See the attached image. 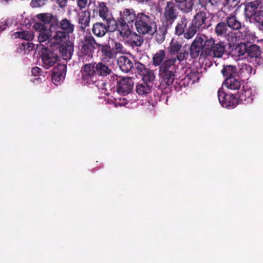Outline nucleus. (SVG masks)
<instances>
[{
  "label": "nucleus",
  "instance_id": "1",
  "mask_svg": "<svg viewBox=\"0 0 263 263\" xmlns=\"http://www.w3.org/2000/svg\"><path fill=\"white\" fill-rule=\"evenodd\" d=\"M111 69L103 62L84 64L81 68L82 83L85 85L99 86V78L109 75Z\"/></svg>",
  "mask_w": 263,
  "mask_h": 263
},
{
  "label": "nucleus",
  "instance_id": "2",
  "mask_svg": "<svg viewBox=\"0 0 263 263\" xmlns=\"http://www.w3.org/2000/svg\"><path fill=\"white\" fill-rule=\"evenodd\" d=\"M155 17L152 14L139 12L134 23L138 33L142 35L153 34L157 30Z\"/></svg>",
  "mask_w": 263,
  "mask_h": 263
},
{
  "label": "nucleus",
  "instance_id": "3",
  "mask_svg": "<svg viewBox=\"0 0 263 263\" xmlns=\"http://www.w3.org/2000/svg\"><path fill=\"white\" fill-rule=\"evenodd\" d=\"M210 26L206 13L203 11L197 13L192 20V22L186 29L184 38L190 40L193 37L198 31L207 29Z\"/></svg>",
  "mask_w": 263,
  "mask_h": 263
},
{
  "label": "nucleus",
  "instance_id": "4",
  "mask_svg": "<svg viewBox=\"0 0 263 263\" xmlns=\"http://www.w3.org/2000/svg\"><path fill=\"white\" fill-rule=\"evenodd\" d=\"M88 10L92 12L93 17L99 15L104 21L114 23V17L109 14V9L106 3L90 0L88 4Z\"/></svg>",
  "mask_w": 263,
  "mask_h": 263
},
{
  "label": "nucleus",
  "instance_id": "5",
  "mask_svg": "<svg viewBox=\"0 0 263 263\" xmlns=\"http://www.w3.org/2000/svg\"><path fill=\"white\" fill-rule=\"evenodd\" d=\"M205 45V51L204 54L207 58L209 57L213 58H220L225 53L226 44L221 41L216 42L215 39L213 38H209L206 41Z\"/></svg>",
  "mask_w": 263,
  "mask_h": 263
},
{
  "label": "nucleus",
  "instance_id": "6",
  "mask_svg": "<svg viewBox=\"0 0 263 263\" xmlns=\"http://www.w3.org/2000/svg\"><path fill=\"white\" fill-rule=\"evenodd\" d=\"M208 37L205 35H197L192 43L190 50V55L192 59H196L199 55L200 57L206 58L204 52L205 51V43L208 40Z\"/></svg>",
  "mask_w": 263,
  "mask_h": 263
},
{
  "label": "nucleus",
  "instance_id": "7",
  "mask_svg": "<svg viewBox=\"0 0 263 263\" xmlns=\"http://www.w3.org/2000/svg\"><path fill=\"white\" fill-rule=\"evenodd\" d=\"M176 73V72L159 73L161 79V85L170 89L174 88L176 91H179L183 86L185 87L183 81L180 80L179 83L178 81L175 82L177 80Z\"/></svg>",
  "mask_w": 263,
  "mask_h": 263
},
{
  "label": "nucleus",
  "instance_id": "8",
  "mask_svg": "<svg viewBox=\"0 0 263 263\" xmlns=\"http://www.w3.org/2000/svg\"><path fill=\"white\" fill-rule=\"evenodd\" d=\"M186 54L183 52L178 55L177 57L167 59L164 60L159 67V73L176 72L177 66L175 64L177 61L181 62L185 60Z\"/></svg>",
  "mask_w": 263,
  "mask_h": 263
},
{
  "label": "nucleus",
  "instance_id": "9",
  "mask_svg": "<svg viewBox=\"0 0 263 263\" xmlns=\"http://www.w3.org/2000/svg\"><path fill=\"white\" fill-rule=\"evenodd\" d=\"M178 15L175 4L173 2H167L163 13V24L167 28H171Z\"/></svg>",
  "mask_w": 263,
  "mask_h": 263
},
{
  "label": "nucleus",
  "instance_id": "10",
  "mask_svg": "<svg viewBox=\"0 0 263 263\" xmlns=\"http://www.w3.org/2000/svg\"><path fill=\"white\" fill-rule=\"evenodd\" d=\"M115 23L111 25V31H117L123 38H128L132 34L133 25L119 19L114 18Z\"/></svg>",
  "mask_w": 263,
  "mask_h": 263
},
{
  "label": "nucleus",
  "instance_id": "11",
  "mask_svg": "<svg viewBox=\"0 0 263 263\" xmlns=\"http://www.w3.org/2000/svg\"><path fill=\"white\" fill-rule=\"evenodd\" d=\"M133 87L134 82L132 78L120 77L117 79L116 90L119 94L123 96L128 95L133 90Z\"/></svg>",
  "mask_w": 263,
  "mask_h": 263
},
{
  "label": "nucleus",
  "instance_id": "12",
  "mask_svg": "<svg viewBox=\"0 0 263 263\" xmlns=\"http://www.w3.org/2000/svg\"><path fill=\"white\" fill-rule=\"evenodd\" d=\"M41 57L43 66L46 69L54 66L59 60L57 52L48 48L42 52Z\"/></svg>",
  "mask_w": 263,
  "mask_h": 263
},
{
  "label": "nucleus",
  "instance_id": "13",
  "mask_svg": "<svg viewBox=\"0 0 263 263\" xmlns=\"http://www.w3.org/2000/svg\"><path fill=\"white\" fill-rule=\"evenodd\" d=\"M218 97L221 106L228 109L234 108L238 103L237 97L225 93L222 89L218 91Z\"/></svg>",
  "mask_w": 263,
  "mask_h": 263
},
{
  "label": "nucleus",
  "instance_id": "14",
  "mask_svg": "<svg viewBox=\"0 0 263 263\" xmlns=\"http://www.w3.org/2000/svg\"><path fill=\"white\" fill-rule=\"evenodd\" d=\"M214 31L218 36L228 37L229 41L233 42L236 40L235 33L229 31L227 24L224 22H220L217 23L215 27Z\"/></svg>",
  "mask_w": 263,
  "mask_h": 263
},
{
  "label": "nucleus",
  "instance_id": "15",
  "mask_svg": "<svg viewBox=\"0 0 263 263\" xmlns=\"http://www.w3.org/2000/svg\"><path fill=\"white\" fill-rule=\"evenodd\" d=\"M256 94V90L254 87H243V89L237 94L238 102L248 104L253 100L254 97Z\"/></svg>",
  "mask_w": 263,
  "mask_h": 263
},
{
  "label": "nucleus",
  "instance_id": "16",
  "mask_svg": "<svg viewBox=\"0 0 263 263\" xmlns=\"http://www.w3.org/2000/svg\"><path fill=\"white\" fill-rule=\"evenodd\" d=\"M167 49L168 53L171 55H176V57H177L180 53L185 52L186 54L185 60L187 59L189 55L188 51L183 47L181 42L177 39L173 38L172 39Z\"/></svg>",
  "mask_w": 263,
  "mask_h": 263
},
{
  "label": "nucleus",
  "instance_id": "17",
  "mask_svg": "<svg viewBox=\"0 0 263 263\" xmlns=\"http://www.w3.org/2000/svg\"><path fill=\"white\" fill-rule=\"evenodd\" d=\"M106 24L102 22L95 23L92 28V31L93 34L98 37L104 36L109 30L111 31V25L113 23L109 24V22L105 21Z\"/></svg>",
  "mask_w": 263,
  "mask_h": 263
},
{
  "label": "nucleus",
  "instance_id": "18",
  "mask_svg": "<svg viewBox=\"0 0 263 263\" xmlns=\"http://www.w3.org/2000/svg\"><path fill=\"white\" fill-rule=\"evenodd\" d=\"M67 70L66 65L65 64H58L53 69L51 79L53 83L56 85L61 81L64 80Z\"/></svg>",
  "mask_w": 263,
  "mask_h": 263
},
{
  "label": "nucleus",
  "instance_id": "19",
  "mask_svg": "<svg viewBox=\"0 0 263 263\" xmlns=\"http://www.w3.org/2000/svg\"><path fill=\"white\" fill-rule=\"evenodd\" d=\"M137 16L136 11L133 8H124L119 12L118 19L133 25Z\"/></svg>",
  "mask_w": 263,
  "mask_h": 263
},
{
  "label": "nucleus",
  "instance_id": "20",
  "mask_svg": "<svg viewBox=\"0 0 263 263\" xmlns=\"http://www.w3.org/2000/svg\"><path fill=\"white\" fill-rule=\"evenodd\" d=\"M78 20L79 29L81 32H85L86 28L89 26L90 14L89 11H82L78 14Z\"/></svg>",
  "mask_w": 263,
  "mask_h": 263
},
{
  "label": "nucleus",
  "instance_id": "21",
  "mask_svg": "<svg viewBox=\"0 0 263 263\" xmlns=\"http://www.w3.org/2000/svg\"><path fill=\"white\" fill-rule=\"evenodd\" d=\"M93 49L83 44L78 51L79 59L83 63L87 62L93 57Z\"/></svg>",
  "mask_w": 263,
  "mask_h": 263
},
{
  "label": "nucleus",
  "instance_id": "22",
  "mask_svg": "<svg viewBox=\"0 0 263 263\" xmlns=\"http://www.w3.org/2000/svg\"><path fill=\"white\" fill-rule=\"evenodd\" d=\"M59 51L63 60H70L73 52V45L71 42L61 44L59 48Z\"/></svg>",
  "mask_w": 263,
  "mask_h": 263
},
{
  "label": "nucleus",
  "instance_id": "23",
  "mask_svg": "<svg viewBox=\"0 0 263 263\" xmlns=\"http://www.w3.org/2000/svg\"><path fill=\"white\" fill-rule=\"evenodd\" d=\"M118 64L120 69L124 72H129L134 67L132 61L126 56H121L118 60Z\"/></svg>",
  "mask_w": 263,
  "mask_h": 263
},
{
  "label": "nucleus",
  "instance_id": "24",
  "mask_svg": "<svg viewBox=\"0 0 263 263\" xmlns=\"http://www.w3.org/2000/svg\"><path fill=\"white\" fill-rule=\"evenodd\" d=\"M226 23L228 27L232 30H239L244 26L236 16L233 14H231L226 17Z\"/></svg>",
  "mask_w": 263,
  "mask_h": 263
},
{
  "label": "nucleus",
  "instance_id": "25",
  "mask_svg": "<svg viewBox=\"0 0 263 263\" xmlns=\"http://www.w3.org/2000/svg\"><path fill=\"white\" fill-rule=\"evenodd\" d=\"M98 48L100 50L103 59L111 60L115 58L116 53L114 50V48H112L108 44H101L100 47Z\"/></svg>",
  "mask_w": 263,
  "mask_h": 263
},
{
  "label": "nucleus",
  "instance_id": "26",
  "mask_svg": "<svg viewBox=\"0 0 263 263\" xmlns=\"http://www.w3.org/2000/svg\"><path fill=\"white\" fill-rule=\"evenodd\" d=\"M189 20L186 16L183 15L180 20L178 22L175 29V34L178 36L184 34L186 33V28Z\"/></svg>",
  "mask_w": 263,
  "mask_h": 263
},
{
  "label": "nucleus",
  "instance_id": "27",
  "mask_svg": "<svg viewBox=\"0 0 263 263\" xmlns=\"http://www.w3.org/2000/svg\"><path fill=\"white\" fill-rule=\"evenodd\" d=\"M53 43L56 44H63L67 43L69 41V34L62 30H57L53 36Z\"/></svg>",
  "mask_w": 263,
  "mask_h": 263
},
{
  "label": "nucleus",
  "instance_id": "28",
  "mask_svg": "<svg viewBox=\"0 0 263 263\" xmlns=\"http://www.w3.org/2000/svg\"><path fill=\"white\" fill-rule=\"evenodd\" d=\"M152 84L140 81L136 86V91L139 95L146 96L152 91Z\"/></svg>",
  "mask_w": 263,
  "mask_h": 263
},
{
  "label": "nucleus",
  "instance_id": "29",
  "mask_svg": "<svg viewBox=\"0 0 263 263\" xmlns=\"http://www.w3.org/2000/svg\"><path fill=\"white\" fill-rule=\"evenodd\" d=\"M221 73L226 78L236 77L238 76L237 68L232 65H224L221 70Z\"/></svg>",
  "mask_w": 263,
  "mask_h": 263
},
{
  "label": "nucleus",
  "instance_id": "30",
  "mask_svg": "<svg viewBox=\"0 0 263 263\" xmlns=\"http://www.w3.org/2000/svg\"><path fill=\"white\" fill-rule=\"evenodd\" d=\"M200 77V73L197 69H192L190 70V72L186 74V76L181 81H183L185 84L186 82V85H189L190 81H192V83L198 81Z\"/></svg>",
  "mask_w": 263,
  "mask_h": 263
},
{
  "label": "nucleus",
  "instance_id": "31",
  "mask_svg": "<svg viewBox=\"0 0 263 263\" xmlns=\"http://www.w3.org/2000/svg\"><path fill=\"white\" fill-rule=\"evenodd\" d=\"M179 9L184 13L192 11L194 4L193 0H176Z\"/></svg>",
  "mask_w": 263,
  "mask_h": 263
},
{
  "label": "nucleus",
  "instance_id": "32",
  "mask_svg": "<svg viewBox=\"0 0 263 263\" xmlns=\"http://www.w3.org/2000/svg\"><path fill=\"white\" fill-rule=\"evenodd\" d=\"M59 28L62 29V31L70 34L73 32L74 25L69 20L65 18L60 22Z\"/></svg>",
  "mask_w": 263,
  "mask_h": 263
},
{
  "label": "nucleus",
  "instance_id": "33",
  "mask_svg": "<svg viewBox=\"0 0 263 263\" xmlns=\"http://www.w3.org/2000/svg\"><path fill=\"white\" fill-rule=\"evenodd\" d=\"M224 84L226 87L231 90H237L240 87V82L236 77L226 78Z\"/></svg>",
  "mask_w": 263,
  "mask_h": 263
},
{
  "label": "nucleus",
  "instance_id": "34",
  "mask_svg": "<svg viewBox=\"0 0 263 263\" xmlns=\"http://www.w3.org/2000/svg\"><path fill=\"white\" fill-rule=\"evenodd\" d=\"M247 55L251 58H258L261 53L260 47L256 44H248Z\"/></svg>",
  "mask_w": 263,
  "mask_h": 263
},
{
  "label": "nucleus",
  "instance_id": "35",
  "mask_svg": "<svg viewBox=\"0 0 263 263\" xmlns=\"http://www.w3.org/2000/svg\"><path fill=\"white\" fill-rule=\"evenodd\" d=\"M165 57V53L164 50H158L153 57V63L155 66H161Z\"/></svg>",
  "mask_w": 263,
  "mask_h": 263
},
{
  "label": "nucleus",
  "instance_id": "36",
  "mask_svg": "<svg viewBox=\"0 0 263 263\" xmlns=\"http://www.w3.org/2000/svg\"><path fill=\"white\" fill-rule=\"evenodd\" d=\"M13 35L15 38H20L26 41H32L34 38L33 32L29 31H23L14 32Z\"/></svg>",
  "mask_w": 263,
  "mask_h": 263
},
{
  "label": "nucleus",
  "instance_id": "37",
  "mask_svg": "<svg viewBox=\"0 0 263 263\" xmlns=\"http://www.w3.org/2000/svg\"><path fill=\"white\" fill-rule=\"evenodd\" d=\"M141 75L142 76L141 81L153 85V82L155 79V75L153 70L148 69L145 70L144 72Z\"/></svg>",
  "mask_w": 263,
  "mask_h": 263
},
{
  "label": "nucleus",
  "instance_id": "38",
  "mask_svg": "<svg viewBox=\"0 0 263 263\" xmlns=\"http://www.w3.org/2000/svg\"><path fill=\"white\" fill-rule=\"evenodd\" d=\"M131 38L130 40V44L132 46L139 47L142 45L144 40L140 34L136 32H132Z\"/></svg>",
  "mask_w": 263,
  "mask_h": 263
},
{
  "label": "nucleus",
  "instance_id": "39",
  "mask_svg": "<svg viewBox=\"0 0 263 263\" xmlns=\"http://www.w3.org/2000/svg\"><path fill=\"white\" fill-rule=\"evenodd\" d=\"M166 26L159 28L158 31H156L155 35V40L158 44L162 43L165 40V34L167 32Z\"/></svg>",
  "mask_w": 263,
  "mask_h": 263
},
{
  "label": "nucleus",
  "instance_id": "40",
  "mask_svg": "<svg viewBox=\"0 0 263 263\" xmlns=\"http://www.w3.org/2000/svg\"><path fill=\"white\" fill-rule=\"evenodd\" d=\"M83 44L87 45L89 47H92L93 49L98 48L101 46V44L97 43L95 38L91 35L85 37Z\"/></svg>",
  "mask_w": 263,
  "mask_h": 263
},
{
  "label": "nucleus",
  "instance_id": "41",
  "mask_svg": "<svg viewBox=\"0 0 263 263\" xmlns=\"http://www.w3.org/2000/svg\"><path fill=\"white\" fill-rule=\"evenodd\" d=\"M248 44L246 43H240L235 48V52L237 53L238 56L244 55L247 53Z\"/></svg>",
  "mask_w": 263,
  "mask_h": 263
},
{
  "label": "nucleus",
  "instance_id": "42",
  "mask_svg": "<svg viewBox=\"0 0 263 263\" xmlns=\"http://www.w3.org/2000/svg\"><path fill=\"white\" fill-rule=\"evenodd\" d=\"M51 36V32L49 30H41L39 32L38 41L40 43H43L47 41Z\"/></svg>",
  "mask_w": 263,
  "mask_h": 263
},
{
  "label": "nucleus",
  "instance_id": "43",
  "mask_svg": "<svg viewBox=\"0 0 263 263\" xmlns=\"http://www.w3.org/2000/svg\"><path fill=\"white\" fill-rule=\"evenodd\" d=\"M52 14L51 13H40L36 15V17L45 24H49L52 18Z\"/></svg>",
  "mask_w": 263,
  "mask_h": 263
},
{
  "label": "nucleus",
  "instance_id": "44",
  "mask_svg": "<svg viewBox=\"0 0 263 263\" xmlns=\"http://www.w3.org/2000/svg\"><path fill=\"white\" fill-rule=\"evenodd\" d=\"M261 4L260 0H255L247 3L246 5V10L251 9L252 12L256 10Z\"/></svg>",
  "mask_w": 263,
  "mask_h": 263
},
{
  "label": "nucleus",
  "instance_id": "45",
  "mask_svg": "<svg viewBox=\"0 0 263 263\" xmlns=\"http://www.w3.org/2000/svg\"><path fill=\"white\" fill-rule=\"evenodd\" d=\"M220 2L221 0H199L200 4L205 8L209 6H216Z\"/></svg>",
  "mask_w": 263,
  "mask_h": 263
},
{
  "label": "nucleus",
  "instance_id": "46",
  "mask_svg": "<svg viewBox=\"0 0 263 263\" xmlns=\"http://www.w3.org/2000/svg\"><path fill=\"white\" fill-rule=\"evenodd\" d=\"M112 48H114L115 52L117 53H124L125 49L124 46L121 43L114 40V46Z\"/></svg>",
  "mask_w": 263,
  "mask_h": 263
},
{
  "label": "nucleus",
  "instance_id": "47",
  "mask_svg": "<svg viewBox=\"0 0 263 263\" xmlns=\"http://www.w3.org/2000/svg\"><path fill=\"white\" fill-rule=\"evenodd\" d=\"M253 16L254 20L259 26L263 23V11L260 10L254 12Z\"/></svg>",
  "mask_w": 263,
  "mask_h": 263
},
{
  "label": "nucleus",
  "instance_id": "48",
  "mask_svg": "<svg viewBox=\"0 0 263 263\" xmlns=\"http://www.w3.org/2000/svg\"><path fill=\"white\" fill-rule=\"evenodd\" d=\"M48 0H31L30 5L33 8L40 7L45 5Z\"/></svg>",
  "mask_w": 263,
  "mask_h": 263
},
{
  "label": "nucleus",
  "instance_id": "49",
  "mask_svg": "<svg viewBox=\"0 0 263 263\" xmlns=\"http://www.w3.org/2000/svg\"><path fill=\"white\" fill-rule=\"evenodd\" d=\"M50 24V27L54 28H59L60 27V22L58 21V17L57 16L52 15V18L51 19V21H50L49 23Z\"/></svg>",
  "mask_w": 263,
  "mask_h": 263
},
{
  "label": "nucleus",
  "instance_id": "50",
  "mask_svg": "<svg viewBox=\"0 0 263 263\" xmlns=\"http://www.w3.org/2000/svg\"><path fill=\"white\" fill-rule=\"evenodd\" d=\"M226 1L228 7L234 8L238 5L240 0H226Z\"/></svg>",
  "mask_w": 263,
  "mask_h": 263
},
{
  "label": "nucleus",
  "instance_id": "51",
  "mask_svg": "<svg viewBox=\"0 0 263 263\" xmlns=\"http://www.w3.org/2000/svg\"><path fill=\"white\" fill-rule=\"evenodd\" d=\"M135 66L139 72H141V74L144 72L145 70L148 69L145 67V65L144 64L139 62L135 63Z\"/></svg>",
  "mask_w": 263,
  "mask_h": 263
},
{
  "label": "nucleus",
  "instance_id": "52",
  "mask_svg": "<svg viewBox=\"0 0 263 263\" xmlns=\"http://www.w3.org/2000/svg\"><path fill=\"white\" fill-rule=\"evenodd\" d=\"M87 1L88 0H77V6L79 7L80 10L86 7Z\"/></svg>",
  "mask_w": 263,
  "mask_h": 263
},
{
  "label": "nucleus",
  "instance_id": "53",
  "mask_svg": "<svg viewBox=\"0 0 263 263\" xmlns=\"http://www.w3.org/2000/svg\"><path fill=\"white\" fill-rule=\"evenodd\" d=\"M42 72V69L38 67H33L31 69L32 74L35 77L41 75Z\"/></svg>",
  "mask_w": 263,
  "mask_h": 263
},
{
  "label": "nucleus",
  "instance_id": "54",
  "mask_svg": "<svg viewBox=\"0 0 263 263\" xmlns=\"http://www.w3.org/2000/svg\"><path fill=\"white\" fill-rule=\"evenodd\" d=\"M217 15L218 18L220 19V20H222L223 18L226 20V17L227 16L226 13L222 10L218 11Z\"/></svg>",
  "mask_w": 263,
  "mask_h": 263
},
{
  "label": "nucleus",
  "instance_id": "55",
  "mask_svg": "<svg viewBox=\"0 0 263 263\" xmlns=\"http://www.w3.org/2000/svg\"><path fill=\"white\" fill-rule=\"evenodd\" d=\"M34 28L35 30H39V31L46 29L45 26L41 23H35L34 25Z\"/></svg>",
  "mask_w": 263,
  "mask_h": 263
},
{
  "label": "nucleus",
  "instance_id": "56",
  "mask_svg": "<svg viewBox=\"0 0 263 263\" xmlns=\"http://www.w3.org/2000/svg\"><path fill=\"white\" fill-rule=\"evenodd\" d=\"M8 26V24L6 21L2 22L0 25V32L5 30Z\"/></svg>",
  "mask_w": 263,
  "mask_h": 263
},
{
  "label": "nucleus",
  "instance_id": "57",
  "mask_svg": "<svg viewBox=\"0 0 263 263\" xmlns=\"http://www.w3.org/2000/svg\"><path fill=\"white\" fill-rule=\"evenodd\" d=\"M59 5L60 7H64L66 5L67 0H58Z\"/></svg>",
  "mask_w": 263,
  "mask_h": 263
},
{
  "label": "nucleus",
  "instance_id": "58",
  "mask_svg": "<svg viewBox=\"0 0 263 263\" xmlns=\"http://www.w3.org/2000/svg\"><path fill=\"white\" fill-rule=\"evenodd\" d=\"M247 33H248V32H246L245 33V34L244 36H243L242 35V36H241V39L243 40V41H247V39H246V37H247Z\"/></svg>",
  "mask_w": 263,
  "mask_h": 263
},
{
  "label": "nucleus",
  "instance_id": "59",
  "mask_svg": "<svg viewBox=\"0 0 263 263\" xmlns=\"http://www.w3.org/2000/svg\"><path fill=\"white\" fill-rule=\"evenodd\" d=\"M27 46V48H29L30 47V44L29 43H26V44H25V43H23L22 44V46H24V48H25V46Z\"/></svg>",
  "mask_w": 263,
  "mask_h": 263
},
{
  "label": "nucleus",
  "instance_id": "60",
  "mask_svg": "<svg viewBox=\"0 0 263 263\" xmlns=\"http://www.w3.org/2000/svg\"><path fill=\"white\" fill-rule=\"evenodd\" d=\"M259 27H260V30H261L263 32V23L261 24V25L259 26Z\"/></svg>",
  "mask_w": 263,
  "mask_h": 263
},
{
  "label": "nucleus",
  "instance_id": "61",
  "mask_svg": "<svg viewBox=\"0 0 263 263\" xmlns=\"http://www.w3.org/2000/svg\"><path fill=\"white\" fill-rule=\"evenodd\" d=\"M39 79H40V78L36 79L35 80H36L37 81H38V80H39Z\"/></svg>",
  "mask_w": 263,
  "mask_h": 263
}]
</instances>
